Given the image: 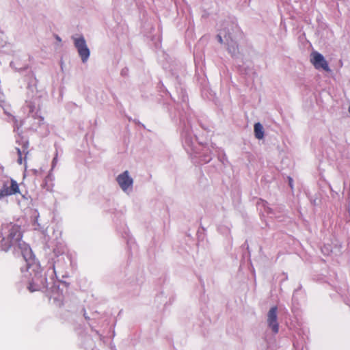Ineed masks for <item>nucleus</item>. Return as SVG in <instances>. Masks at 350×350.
I'll return each instance as SVG.
<instances>
[{
	"label": "nucleus",
	"instance_id": "15",
	"mask_svg": "<svg viewBox=\"0 0 350 350\" xmlns=\"http://www.w3.org/2000/svg\"><path fill=\"white\" fill-rule=\"evenodd\" d=\"M58 266H59V265H58V264H57V263H55V264L53 265V270H54V273H56V269L58 267Z\"/></svg>",
	"mask_w": 350,
	"mask_h": 350
},
{
	"label": "nucleus",
	"instance_id": "17",
	"mask_svg": "<svg viewBox=\"0 0 350 350\" xmlns=\"http://www.w3.org/2000/svg\"><path fill=\"white\" fill-rule=\"evenodd\" d=\"M55 38H56V40H57L58 42H61V41H62V39H61V38H60V37H59V36H55Z\"/></svg>",
	"mask_w": 350,
	"mask_h": 350
},
{
	"label": "nucleus",
	"instance_id": "9",
	"mask_svg": "<svg viewBox=\"0 0 350 350\" xmlns=\"http://www.w3.org/2000/svg\"><path fill=\"white\" fill-rule=\"evenodd\" d=\"M25 107H27L28 109L29 114L31 115L33 117H34L40 108L39 98H36L33 100L27 101Z\"/></svg>",
	"mask_w": 350,
	"mask_h": 350
},
{
	"label": "nucleus",
	"instance_id": "14",
	"mask_svg": "<svg viewBox=\"0 0 350 350\" xmlns=\"http://www.w3.org/2000/svg\"><path fill=\"white\" fill-rule=\"evenodd\" d=\"M52 297L55 300H61V298L59 295H56L55 293H53Z\"/></svg>",
	"mask_w": 350,
	"mask_h": 350
},
{
	"label": "nucleus",
	"instance_id": "2",
	"mask_svg": "<svg viewBox=\"0 0 350 350\" xmlns=\"http://www.w3.org/2000/svg\"><path fill=\"white\" fill-rule=\"evenodd\" d=\"M29 265L27 263V270L26 272H29L31 274V271H35L34 275L32 278L31 282H29L28 289L31 292H34L36 291H41L46 287V278L44 275H43L40 271H37L39 269V267L37 264L34 263L33 256L31 260L28 261Z\"/></svg>",
	"mask_w": 350,
	"mask_h": 350
},
{
	"label": "nucleus",
	"instance_id": "3",
	"mask_svg": "<svg viewBox=\"0 0 350 350\" xmlns=\"http://www.w3.org/2000/svg\"><path fill=\"white\" fill-rule=\"evenodd\" d=\"M20 193V189L18 183L10 178L3 179L0 185V200L4 198Z\"/></svg>",
	"mask_w": 350,
	"mask_h": 350
},
{
	"label": "nucleus",
	"instance_id": "7",
	"mask_svg": "<svg viewBox=\"0 0 350 350\" xmlns=\"http://www.w3.org/2000/svg\"><path fill=\"white\" fill-rule=\"evenodd\" d=\"M277 311L278 308L276 306H273L267 313V325L274 334H277L279 331Z\"/></svg>",
	"mask_w": 350,
	"mask_h": 350
},
{
	"label": "nucleus",
	"instance_id": "10",
	"mask_svg": "<svg viewBox=\"0 0 350 350\" xmlns=\"http://www.w3.org/2000/svg\"><path fill=\"white\" fill-rule=\"evenodd\" d=\"M195 139L190 133H184L183 134V144L185 148L188 150L189 148L193 150V145Z\"/></svg>",
	"mask_w": 350,
	"mask_h": 350
},
{
	"label": "nucleus",
	"instance_id": "8",
	"mask_svg": "<svg viewBox=\"0 0 350 350\" xmlns=\"http://www.w3.org/2000/svg\"><path fill=\"white\" fill-rule=\"evenodd\" d=\"M311 62L317 69H323L329 71L328 64L324 57L319 53L314 51L311 53Z\"/></svg>",
	"mask_w": 350,
	"mask_h": 350
},
{
	"label": "nucleus",
	"instance_id": "19",
	"mask_svg": "<svg viewBox=\"0 0 350 350\" xmlns=\"http://www.w3.org/2000/svg\"><path fill=\"white\" fill-rule=\"evenodd\" d=\"M211 160V158H208L207 160H206V162L209 161Z\"/></svg>",
	"mask_w": 350,
	"mask_h": 350
},
{
	"label": "nucleus",
	"instance_id": "21",
	"mask_svg": "<svg viewBox=\"0 0 350 350\" xmlns=\"http://www.w3.org/2000/svg\"><path fill=\"white\" fill-rule=\"evenodd\" d=\"M349 112L350 113V105H349Z\"/></svg>",
	"mask_w": 350,
	"mask_h": 350
},
{
	"label": "nucleus",
	"instance_id": "20",
	"mask_svg": "<svg viewBox=\"0 0 350 350\" xmlns=\"http://www.w3.org/2000/svg\"><path fill=\"white\" fill-rule=\"evenodd\" d=\"M54 253H55V254H56V253H57V251H56V250H55V249L54 250Z\"/></svg>",
	"mask_w": 350,
	"mask_h": 350
},
{
	"label": "nucleus",
	"instance_id": "11",
	"mask_svg": "<svg viewBox=\"0 0 350 350\" xmlns=\"http://www.w3.org/2000/svg\"><path fill=\"white\" fill-rule=\"evenodd\" d=\"M254 135L258 139H262L264 137V129L260 122H257L254 126Z\"/></svg>",
	"mask_w": 350,
	"mask_h": 350
},
{
	"label": "nucleus",
	"instance_id": "13",
	"mask_svg": "<svg viewBox=\"0 0 350 350\" xmlns=\"http://www.w3.org/2000/svg\"><path fill=\"white\" fill-rule=\"evenodd\" d=\"M38 215L35 216V220H34L33 224L34 230H40L41 229L40 225L38 221Z\"/></svg>",
	"mask_w": 350,
	"mask_h": 350
},
{
	"label": "nucleus",
	"instance_id": "18",
	"mask_svg": "<svg viewBox=\"0 0 350 350\" xmlns=\"http://www.w3.org/2000/svg\"><path fill=\"white\" fill-rule=\"evenodd\" d=\"M292 181H293L292 178H289V185L291 187H292Z\"/></svg>",
	"mask_w": 350,
	"mask_h": 350
},
{
	"label": "nucleus",
	"instance_id": "1",
	"mask_svg": "<svg viewBox=\"0 0 350 350\" xmlns=\"http://www.w3.org/2000/svg\"><path fill=\"white\" fill-rule=\"evenodd\" d=\"M0 247L7 252L13 248L14 252L20 251L26 262L31 259L33 254L29 246L22 240L20 226L12 223L5 224L0 229Z\"/></svg>",
	"mask_w": 350,
	"mask_h": 350
},
{
	"label": "nucleus",
	"instance_id": "16",
	"mask_svg": "<svg viewBox=\"0 0 350 350\" xmlns=\"http://www.w3.org/2000/svg\"><path fill=\"white\" fill-rule=\"evenodd\" d=\"M57 162V159L56 158H54L53 160V167H54V165H55Z\"/></svg>",
	"mask_w": 350,
	"mask_h": 350
},
{
	"label": "nucleus",
	"instance_id": "4",
	"mask_svg": "<svg viewBox=\"0 0 350 350\" xmlns=\"http://www.w3.org/2000/svg\"><path fill=\"white\" fill-rule=\"evenodd\" d=\"M116 180L120 188L126 194L129 195L133 191L134 180L128 170L118 174Z\"/></svg>",
	"mask_w": 350,
	"mask_h": 350
},
{
	"label": "nucleus",
	"instance_id": "5",
	"mask_svg": "<svg viewBox=\"0 0 350 350\" xmlns=\"http://www.w3.org/2000/svg\"><path fill=\"white\" fill-rule=\"evenodd\" d=\"M217 38L220 43H226L228 45V50L232 56H235L238 53L237 44L234 42L229 29L228 31L226 28L220 30Z\"/></svg>",
	"mask_w": 350,
	"mask_h": 350
},
{
	"label": "nucleus",
	"instance_id": "12",
	"mask_svg": "<svg viewBox=\"0 0 350 350\" xmlns=\"http://www.w3.org/2000/svg\"><path fill=\"white\" fill-rule=\"evenodd\" d=\"M27 148H28V142H26L23 146V150H21L20 148H16V150H17V153H18V163L19 164H22L23 163V159H22V154L24 153L25 154H27L28 153V151H27Z\"/></svg>",
	"mask_w": 350,
	"mask_h": 350
},
{
	"label": "nucleus",
	"instance_id": "6",
	"mask_svg": "<svg viewBox=\"0 0 350 350\" xmlns=\"http://www.w3.org/2000/svg\"><path fill=\"white\" fill-rule=\"evenodd\" d=\"M72 38L82 62L85 63L90 57V51L84 37L83 36H75Z\"/></svg>",
	"mask_w": 350,
	"mask_h": 350
}]
</instances>
